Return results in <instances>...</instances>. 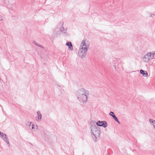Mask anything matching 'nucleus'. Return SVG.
Segmentation results:
<instances>
[{"instance_id": "1a4fd4ad", "label": "nucleus", "mask_w": 155, "mask_h": 155, "mask_svg": "<svg viewBox=\"0 0 155 155\" xmlns=\"http://www.w3.org/2000/svg\"><path fill=\"white\" fill-rule=\"evenodd\" d=\"M66 45L68 46L70 49L71 51L73 50V48L71 43V42H67L66 44Z\"/></svg>"}, {"instance_id": "6e6552de", "label": "nucleus", "mask_w": 155, "mask_h": 155, "mask_svg": "<svg viewBox=\"0 0 155 155\" xmlns=\"http://www.w3.org/2000/svg\"><path fill=\"white\" fill-rule=\"evenodd\" d=\"M140 72L144 77H146L148 76V73L146 71H144L143 70H140Z\"/></svg>"}, {"instance_id": "f8f14e48", "label": "nucleus", "mask_w": 155, "mask_h": 155, "mask_svg": "<svg viewBox=\"0 0 155 155\" xmlns=\"http://www.w3.org/2000/svg\"><path fill=\"white\" fill-rule=\"evenodd\" d=\"M112 117L119 124H120V122L118 121L117 118L116 117L115 115L112 116Z\"/></svg>"}, {"instance_id": "f03ea898", "label": "nucleus", "mask_w": 155, "mask_h": 155, "mask_svg": "<svg viewBox=\"0 0 155 155\" xmlns=\"http://www.w3.org/2000/svg\"><path fill=\"white\" fill-rule=\"evenodd\" d=\"M86 39H84L80 46L79 50L78 52V55L81 58H83L85 57L87 54V49L88 48V45L86 44Z\"/></svg>"}, {"instance_id": "423d86ee", "label": "nucleus", "mask_w": 155, "mask_h": 155, "mask_svg": "<svg viewBox=\"0 0 155 155\" xmlns=\"http://www.w3.org/2000/svg\"><path fill=\"white\" fill-rule=\"evenodd\" d=\"M0 135L1 136L2 139L9 146L10 144L8 141V138L6 137V135L1 132H0Z\"/></svg>"}, {"instance_id": "f257e3e1", "label": "nucleus", "mask_w": 155, "mask_h": 155, "mask_svg": "<svg viewBox=\"0 0 155 155\" xmlns=\"http://www.w3.org/2000/svg\"><path fill=\"white\" fill-rule=\"evenodd\" d=\"M88 91L83 88L80 89L77 92L78 99L81 103L84 104L87 101V97L89 96Z\"/></svg>"}, {"instance_id": "a211bd4d", "label": "nucleus", "mask_w": 155, "mask_h": 155, "mask_svg": "<svg viewBox=\"0 0 155 155\" xmlns=\"http://www.w3.org/2000/svg\"><path fill=\"white\" fill-rule=\"evenodd\" d=\"M36 128H38V126L36 125Z\"/></svg>"}, {"instance_id": "9d476101", "label": "nucleus", "mask_w": 155, "mask_h": 155, "mask_svg": "<svg viewBox=\"0 0 155 155\" xmlns=\"http://www.w3.org/2000/svg\"><path fill=\"white\" fill-rule=\"evenodd\" d=\"M33 43L39 47H40L43 48V47L41 45H39L38 43H37L35 41L33 40Z\"/></svg>"}, {"instance_id": "ddd939ff", "label": "nucleus", "mask_w": 155, "mask_h": 155, "mask_svg": "<svg viewBox=\"0 0 155 155\" xmlns=\"http://www.w3.org/2000/svg\"><path fill=\"white\" fill-rule=\"evenodd\" d=\"M61 31L63 32V33H65L66 31V29H64V27L62 26L60 28Z\"/></svg>"}, {"instance_id": "7ed1b4c3", "label": "nucleus", "mask_w": 155, "mask_h": 155, "mask_svg": "<svg viewBox=\"0 0 155 155\" xmlns=\"http://www.w3.org/2000/svg\"><path fill=\"white\" fill-rule=\"evenodd\" d=\"M92 137L94 141L98 140L100 136V127L97 125H92L91 127Z\"/></svg>"}, {"instance_id": "6ab92c4d", "label": "nucleus", "mask_w": 155, "mask_h": 155, "mask_svg": "<svg viewBox=\"0 0 155 155\" xmlns=\"http://www.w3.org/2000/svg\"><path fill=\"white\" fill-rule=\"evenodd\" d=\"M0 132H1V131H0Z\"/></svg>"}, {"instance_id": "dca6fc26", "label": "nucleus", "mask_w": 155, "mask_h": 155, "mask_svg": "<svg viewBox=\"0 0 155 155\" xmlns=\"http://www.w3.org/2000/svg\"><path fill=\"white\" fill-rule=\"evenodd\" d=\"M3 20V17L2 16H0V21H2Z\"/></svg>"}, {"instance_id": "39448f33", "label": "nucleus", "mask_w": 155, "mask_h": 155, "mask_svg": "<svg viewBox=\"0 0 155 155\" xmlns=\"http://www.w3.org/2000/svg\"><path fill=\"white\" fill-rule=\"evenodd\" d=\"M97 125L98 127L99 126H102L104 127H106L107 126V122L105 121H98L96 123V125Z\"/></svg>"}, {"instance_id": "4468645a", "label": "nucleus", "mask_w": 155, "mask_h": 155, "mask_svg": "<svg viewBox=\"0 0 155 155\" xmlns=\"http://www.w3.org/2000/svg\"><path fill=\"white\" fill-rule=\"evenodd\" d=\"M31 122L30 123V124L29 125V127L30 129H34V125L33 124H32V125H31Z\"/></svg>"}, {"instance_id": "f3484780", "label": "nucleus", "mask_w": 155, "mask_h": 155, "mask_svg": "<svg viewBox=\"0 0 155 155\" xmlns=\"http://www.w3.org/2000/svg\"><path fill=\"white\" fill-rule=\"evenodd\" d=\"M153 126L154 128L155 129V124H154V125H153Z\"/></svg>"}, {"instance_id": "2eb2a0df", "label": "nucleus", "mask_w": 155, "mask_h": 155, "mask_svg": "<svg viewBox=\"0 0 155 155\" xmlns=\"http://www.w3.org/2000/svg\"><path fill=\"white\" fill-rule=\"evenodd\" d=\"M109 114L112 117V116H113V115H115V114H114V113L113 112L111 111L110 112Z\"/></svg>"}, {"instance_id": "9b49d317", "label": "nucleus", "mask_w": 155, "mask_h": 155, "mask_svg": "<svg viewBox=\"0 0 155 155\" xmlns=\"http://www.w3.org/2000/svg\"><path fill=\"white\" fill-rule=\"evenodd\" d=\"M149 121L150 122V123L151 124L153 125H154V124H155V120H152L151 119H149Z\"/></svg>"}, {"instance_id": "20e7f679", "label": "nucleus", "mask_w": 155, "mask_h": 155, "mask_svg": "<svg viewBox=\"0 0 155 155\" xmlns=\"http://www.w3.org/2000/svg\"><path fill=\"white\" fill-rule=\"evenodd\" d=\"M155 51L150 52L145 54L142 58L143 61L146 63H147L154 57Z\"/></svg>"}, {"instance_id": "0eeeda50", "label": "nucleus", "mask_w": 155, "mask_h": 155, "mask_svg": "<svg viewBox=\"0 0 155 155\" xmlns=\"http://www.w3.org/2000/svg\"><path fill=\"white\" fill-rule=\"evenodd\" d=\"M37 116L36 117V120L40 122L42 118V115L40 111H38L37 112Z\"/></svg>"}]
</instances>
